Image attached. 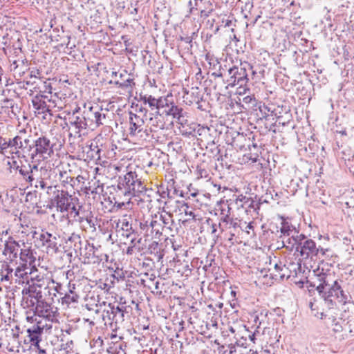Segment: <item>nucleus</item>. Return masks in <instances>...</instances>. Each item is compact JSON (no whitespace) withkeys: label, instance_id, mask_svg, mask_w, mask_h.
I'll return each mask as SVG.
<instances>
[{"label":"nucleus","instance_id":"nucleus-1","mask_svg":"<svg viewBox=\"0 0 354 354\" xmlns=\"http://www.w3.org/2000/svg\"><path fill=\"white\" fill-rule=\"evenodd\" d=\"M118 189L124 195L133 198V203L143 208L149 207L151 203L152 189H148L144 185L136 169L130 168L124 175H120L118 180Z\"/></svg>","mask_w":354,"mask_h":354},{"label":"nucleus","instance_id":"nucleus-13","mask_svg":"<svg viewBox=\"0 0 354 354\" xmlns=\"http://www.w3.org/2000/svg\"><path fill=\"white\" fill-rule=\"evenodd\" d=\"M85 116H87L93 127H98L104 124L106 114L98 105H92L91 103L85 104L83 106Z\"/></svg>","mask_w":354,"mask_h":354},{"label":"nucleus","instance_id":"nucleus-12","mask_svg":"<svg viewBox=\"0 0 354 354\" xmlns=\"http://www.w3.org/2000/svg\"><path fill=\"white\" fill-rule=\"evenodd\" d=\"M159 112L163 115L171 116L177 120V122L181 125L187 123V120L186 113L183 111L181 107L177 106L174 102L169 100V96L165 97L164 106Z\"/></svg>","mask_w":354,"mask_h":354},{"label":"nucleus","instance_id":"nucleus-39","mask_svg":"<svg viewBox=\"0 0 354 354\" xmlns=\"http://www.w3.org/2000/svg\"><path fill=\"white\" fill-rule=\"evenodd\" d=\"M145 106V105H144L142 102H140V104L138 102L136 104H133L132 106V108L134 109L136 112L135 113H138L147 118V113L148 112V110Z\"/></svg>","mask_w":354,"mask_h":354},{"label":"nucleus","instance_id":"nucleus-53","mask_svg":"<svg viewBox=\"0 0 354 354\" xmlns=\"http://www.w3.org/2000/svg\"><path fill=\"white\" fill-rule=\"evenodd\" d=\"M25 82H26V84L27 86H30L31 87V88L30 89V95L32 94L33 92H35L34 90H33V86H35L36 84H37L38 83V81H31V80H25Z\"/></svg>","mask_w":354,"mask_h":354},{"label":"nucleus","instance_id":"nucleus-15","mask_svg":"<svg viewBox=\"0 0 354 354\" xmlns=\"http://www.w3.org/2000/svg\"><path fill=\"white\" fill-rule=\"evenodd\" d=\"M35 313L48 321L54 322L57 320V308L53 307L50 304L44 301V299L37 303L35 306Z\"/></svg>","mask_w":354,"mask_h":354},{"label":"nucleus","instance_id":"nucleus-35","mask_svg":"<svg viewBox=\"0 0 354 354\" xmlns=\"http://www.w3.org/2000/svg\"><path fill=\"white\" fill-rule=\"evenodd\" d=\"M158 216L155 214L150 218L152 223L151 225L153 227V231L155 232V239H158L162 235L163 230L162 224L158 221Z\"/></svg>","mask_w":354,"mask_h":354},{"label":"nucleus","instance_id":"nucleus-44","mask_svg":"<svg viewBox=\"0 0 354 354\" xmlns=\"http://www.w3.org/2000/svg\"><path fill=\"white\" fill-rule=\"evenodd\" d=\"M12 139H9L8 140H6L5 138H3L1 136H0V150L1 152H3L4 150L8 149L9 147H11Z\"/></svg>","mask_w":354,"mask_h":354},{"label":"nucleus","instance_id":"nucleus-9","mask_svg":"<svg viewBox=\"0 0 354 354\" xmlns=\"http://www.w3.org/2000/svg\"><path fill=\"white\" fill-rule=\"evenodd\" d=\"M11 168L18 174L20 180L28 186L32 187L34 185L35 176H37L38 171V163L31 162L26 165H19L17 161H13Z\"/></svg>","mask_w":354,"mask_h":354},{"label":"nucleus","instance_id":"nucleus-17","mask_svg":"<svg viewBox=\"0 0 354 354\" xmlns=\"http://www.w3.org/2000/svg\"><path fill=\"white\" fill-rule=\"evenodd\" d=\"M21 245L17 241L13 236H9L4 243V249L3 254L8 256V259L14 261L19 256Z\"/></svg>","mask_w":354,"mask_h":354},{"label":"nucleus","instance_id":"nucleus-55","mask_svg":"<svg viewBox=\"0 0 354 354\" xmlns=\"http://www.w3.org/2000/svg\"><path fill=\"white\" fill-rule=\"evenodd\" d=\"M40 75H41V73L39 70H35V71H32L30 74H29V76L30 78H36V79H38V81L41 80H40Z\"/></svg>","mask_w":354,"mask_h":354},{"label":"nucleus","instance_id":"nucleus-60","mask_svg":"<svg viewBox=\"0 0 354 354\" xmlns=\"http://www.w3.org/2000/svg\"><path fill=\"white\" fill-rule=\"evenodd\" d=\"M186 207V208L185 209V214H186V215H189V216H192L193 218L194 217V212H192V211H187V209H188V207H188V205H187V203H183V205L182 207Z\"/></svg>","mask_w":354,"mask_h":354},{"label":"nucleus","instance_id":"nucleus-40","mask_svg":"<svg viewBox=\"0 0 354 354\" xmlns=\"http://www.w3.org/2000/svg\"><path fill=\"white\" fill-rule=\"evenodd\" d=\"M149 222L150 218L147 219H142L139 221L140 233L142 234L144 236H145L148 230L150 228L149 227Z\"/></svg>","mask_w":354,"mask_h":354},{"label":"nucleus","instance_id":"nucleus-61","mask_svg":"<svg viewBox=\"0 0 354 354\" xmlns=\"http://www.w3.org/2000/svg\"><path fill=\"white\" fill-rule=\"evenodd\" d=\"M142 241V239L140 238L139 239L136 240V239H132L131 241L130 245H133V244H136V245H139Z\"/></svg>","mask_w":354,"mask_h":354},{"label":"nucleus","instance_id":"nucleus-20","mask_svg":"<svg viewBox=\"0 0 354 354\" xmlns=\"http://www.w3.org/2000/svg\"><path fill=\"white\" fill-rule=\"evenodd\" d=\"M165 98V97L156 98L151 95L147 94L140 95L138 102H142L144 105H147L151 111H159L164 106Z\"/></svg>","mask_w":354,"mask_h":354},{"label":"nucleus","instance_id":"nucleus-46","mask_svg":"<svg viewBox=\"0 0 354 354\" xmlns=\"http://www.w3.org/2000/svg\"><path fill=\"white\" fill-rule=\"evenodd\" d=\"M172 216L171 214H167V215H160L158 217V221L162 224H164L165 226L168 225L170 223L172 222Z\"/></svg>","mask_w":354,"mask_h":354},{"label":"nucleus","instance_id":"nucleus-5","mask_svg":"<svg viewBox=\"0 0 354 354\" xmlns=\"http://www.w3.org/2000/svg\"><path fill=\"white\" fill-rule=\"evenodd\" d=\"M76 110L73 112V115L69 117V124L66 122L65 125L68 127V129L72 131L69 133L70 136L80 138L82 134H84V131L88 129H93L90 120L85 116V111L84 109L81 111Z\"/></svg>","mask_w":354,"mask_h":354},{"label":"nucleus","instance_id":"nucleus-45","mask_svg":"<svg viewBox=\"0 0 354 354\" xmlns=\"http://www.w3.org/2000/svg\"><path fill=\"white\" fill-rule=\"evenodd\" d=\"M239 346L238 341H236L235 344H229L227 345V348H229V354H241V349H238L236 346Z\"/></svg>","mask_w":354,"mask_h":354},{"label":"nucleus","instance_id":"nucleus-18","mask_svg":"<svg viewBox=\"0 0 354 354\" xmlns=\"http://www.w3.org/2000/svg\"><path fill=\"white\" fill-rule=\"evenodd\" d=\"M129 135L136 137L140 140H147L151 137V128H145L144 125L138 123L129 122Z\"/></svg>","mask_w":354,"mask_h":354},{"label":"nucleus","instance_id":"nucleus-58","mask_svg":"<svg viewBox=\"0 0 354 354\" xmlns=\"http://www.w3.org/2000/svg\"><path fill=\"white\" fill-rule=\"evenodd\" d=\"M211 147V151L212 153H216V154H218L220 153V149L218 146H215L214 142H212V144L209 145Z\"/></svg>","mask_w":354,"mask_h":354},{"label":"nucleus","instance_id":"nucleus-56","mask_svg":"<svg viewBox=\"0 0 354 354\" xmlns=\"http://www.w3.org/2000/svg\"><path fill=\"white\" fill-rule=\"evenodd\" d=\"M217 232V225L216 223L211 224V234L213 235L214 238H218V234H216Z\"/></svg>","mask_w":354,"mask_h":354},{"label":"nucleus","instance_id":"nucleus-16","mask_svg":"<svg viewBox=\"0 0 354 354\" xmlns=\"http://www.w3.org/2000/svg\"><path fill=\"white\" fill-rule=\"evenodd\" d=\"M97 248L93 244L86 243L84 253L80 250V255L84 257V263L99 264L102 260L103 257L107 258L106 254H99L97 253Z\"/></svg>","mask_w":354,"mask_h":354},{"label":"nucleus","instance_id":"nucleus-3","mask_svg":"<svg viewBox=\"0 0 354 354\" xmlns=\"http://www.w3.org/2000/svg\"><path fill=\"white\" fill-rule=\"evenodd\" d=\"M55 145L46 136H40L34 139V146L30 153L32 163H39L51 158L54 154L53 147Z\"/></svg>","mask_w":354,"mask_h":354},{"label":"nucleus","instance_id":"nucleus-63","mask_svg":"<svg viewBox=\"0 0 354 354\" xmlns=\"http://www.w3.org/2000/svg\"><path fill=\"white\" fill-rule=\"evenodd\" d=\"M70 39H71V37L69 36V37H68V42H67V44H66V48H70V49H73V48H75V44H73V45H71Z\"/></svg>","mask_w":354,"mask_h":354},{"label":"nucleus","instance_id":"nucleus-62","mask_svg":"<svg viewBox=\"0 0 354 354\" xmlns=\"http://www.w3.org/2000/svg\"><path fill=\"white\" fill-rule=\"evenodd\" d=\"M70 210H71V212H74L75 215H78L79 214V211L77 209V208L75 207V203H74L71 205V207Z\"/></svg>","mask_w":354,"mask_h":354},{"label":"nucleus","instance_id":"nucleus-50","mask_svg":"<svg viewBox=\"0 0 354 354\" xmlns=\"http://www.w3.org/2000/svg\"><path fill=\"white\" fill-rule=\"evenodd\" d=\"M135 251L140 252L141 248L139 245H136V244H133V245H129L127 249V254H133Z\"/></svg>","mask_w":354,"mask_h":354},{"label":"nucleus","instance_id":"nucleus-33","mask_svg":"<svg viewBox=\"0 0 354 354\" xmlns=\"http://www.w3.org/2000/svg\"><path fill=\"white\" fill-rule=\"evenodd\" d=\"M21 234L22 237L24 236L30 237V240L35 239L36 235L37 234V227L32 225H29L28 224L21 223Z\"/></svg>","mask_w":354,"mask_h":354},{"label":"nucleus","instance_id":"nucleus-29","mask_svg":"<svg viewBox=\"0 0 354 354\" xmlns=\"http://www.w3.org/2000/svg\"><path fill=\"white\" fill-rule=\"evenodd\" d=\"M33 90L35 92H37V95H46L52 93V86L50 82L48 81H38L37 84L35 86H33Z\"/></svg>","mask_w":354,"mask_h":354},{"label":"nucleus","instance_id":"nucleus-57","mask_svg":"<svg viewBox=\"0 0 354 354\" xmlns=\"http://www.w3.org/2000/svg\"><path fill=\"white\" fill-rule=\"evenodd\" d=\"M283 247H285L286 249L289 250V249L287 248V245H291L294 243V241H292V236L290 238H288L286 241H283Z\"/></svg>","mask_w":354,"mask_h":354},{"label":"nucleus","instance_id":"nucleus-38","mask_svg":"<svg viewBox=\"0 0 354 354\" xmlns=\"http://www.w3.org/2000/svg\"><path fill=\"white\" fill-rule=\"evenodd\" d=\"M147 119L146 117L139 115L138 113H134L131 111L129 112V122H133L138 123L141 125L145 124V120Z\"/></svg>","mask_w":354,"mask_h":354},{"label":"nucleus","instance_id":"nucleus-27","mask_svg":"<svg viewBox=\"0 0 354 354\" xmlns=\"http://www.w3.org/2000/svg\"><path fill=\"white\" fill-rule=\"evenodd\" d=\"M75 284L71 285L69 283V292L66 293L62 298V304L66 305L68 307L71 304H77L79 301V295L73 291L75 289Z\"/></svg>","mask_w":354,"mask_h":354},{"label":"nucleus","instance_id":"nucleus-10","mask_svg":"<svg viewBox=\"0 0 354 354\" xmlns=\"http://www.w3.org/2000/svg\"><path fill=\"white\" fill-rule=\"evenodd\" d=\"M51 192L55 195L53 199H52V203L56 206L57 211L61 213L68 212L71 205L78 201L77 197H73L66 191L57 189L56 187Z\"/></svg>","mask_w":354,"mask_h":354},{"label":"nucleus","instance_id":"nucleus-22","mask_svg":"<svg viewBox=\"0 0 354 354\" xmlns=\"http://www.w3.org/2000/svg\"><path fill=\"white\" fill-rule=\"evenodd\" d=\"M281 235L284 236H292V241L294 243L298 242L301 241V239L304 237L303 234H299V232L297 230L296 227L293 226L291 223L283 221L281 222V226L280 228Z\"/></svg>","mask_w":354,"mask_h":354},{"label":"nucleus","instance_id":"nucleus-48","mask_svg":"<svg viewBox=\"0 0 354 354\" xmlns=\"http://www.w3.org/2000/svg\"><path fill=\"white\" fill-rule=\"evenodd\" d=\"M248 148H249V150L250 151H252V149H254V150L255 151L254 155V157H250V158L251 160H252L253 162H256L257 161V158L258 157V153L259 152V150H260V148L258 146V145L257 143H252V146H250V145H248Z\"/></svg>","mask_w":354,"mask_h":354},{"label":"nucleus","instance_id":"nucleus-7","mask_svg":"<svg viewBox=\"0 0 354 354\" xmlns=\"http://www.w3.org/2000/svg\"><path fill=\"white\" fill-rule=\"evenodd\" d=\"M11 147L16 149L15 153L18 157L22 154L30 158V153L34 146V139L30 134L26 133L25 131H20L18 134L12 139Z\"/></svg>","mask_w":354,"mask_h":354},{"label":"nucleus","instance_id":"nucleus-36","mask_svg":"<svg viewBox=\"0 0 354 354\" xmlns=\"http://www.w3.org/2000/svg\"><path fill=\"white\" fill-rule=\"evenodd\" d=\"M16 264H18V266L15 270V276L19 279H24L25 277L28 278V266H25L24 265L19 263L18 262H16Z\"/></svg>","mask_w":354,"mask_h":354},{"label":"nucleus","instance_id":"nucleus-47","mask_svg":"<svg viewBox=\"0 0 354 354\" xmlns=\"http://www.w3.org/2000/svg\"><path fill=\"white\" fill-rule=\"evenodd\" d=\"M347 326V330L351 336H354V315L351 316L346 324Z\"/></svg>","mask_w":354,"mask_h":354},{"label":"nucleus","instance_id":"nucleus-24","mask_svg":"<svg viewBox=\"0 0 354 354\" xmlns=\"http://www.w3.org/2000/svg\"><path fill=\"white\" fill-rule=\"evenodd\" d=\"M28 335L25 341H28L32 345H34L37 348H39V342L41 340L40 337L43 333V328L35 325L32 328L27 330Z\"/></svg>","mask_w":354,"mask_h":354},{"label":"nucleus","instance_id":"nucleus-30","mask_svg":"<svg viewBox=\"0 0 354 354\" xmlns=\"http://www.w3.org/2000/svg\"><path fill=\"white\" fill-rule=\"evenodd\" d=\"M274 273L272 274H274L275 279L277 278L283 279L285 277H289L288 268L285 265L282 264L281 262L274 263Z\"/></svg>","mask_w":354,"mask_h":354},{"label":"nucleus","instance_id":"nucleus-28","mask_svg":"<svg viewBox=\"0 0 354 354\" xmlns=\"http://www.w3.org/2000/svg\"><path fill=\"white\" fill-rule=\"evenodd\" d=\"M333 322V331L335 333V338L339 340H344L348 337L346 333L344 332L342 323L344 321L342 319L337 320L336 318H332Z\"/></svg>","mask_w":354,"mask_h":354},{"label":"nucleus","instance_id":"nucleus-19","mask_svg":"<svg viewBox=\"0 0 354 354\" xmlns=\"http://www.w3.org/2000/svg\"><path fill=\"white\" fill-rule=\"evenodd\" d=\"M39 239L43 245H46L47 253L54 254L58 251L57 238L55 235L42 230Z\"/></svg>","mask_w":354,"mask_h":354},{"label":"nucleus","instance_id":"nucleus-54","mask_svg":"<svg viewBox=\"0 0 354 354\" xmlns=\"http://www.w3.org/2000/svg\"><path fill=\"white\" fill-rule=\"evenodd\" d=\"M25 299H26V303L27 304V306L35 308L37 305V301L35 299L30 298L28 297H26Z\"/></svg>","mask_w":354,"mask_h":354},{"label":"nucleus","instance_id":"nucleus-4","mask_svg":"<svg viewBox=\"0 0 354 354\" xmlns=\"http://www.w3.org/2000/svg\"><path fill=\"white\" fill-rule=\"evenodd\" d=\"M252 66L248 62L241 63L239 66H234L228 69V78L226 82L228 86L233 87L236 85L239 86L240 91L239 94L244 93L246 90L245 86L249 80L248 77V69H251Z\"/></svg>","mask_w":354,"mask_h":354},{"label":"nucleus","instance_id":"nucleus-2","mask_svg":"<svg viewBox=\"0 0 354 354\" xmlns=\"http://www.w3.org/2000/svg\"><path fill=\"white\" fill-rule=\"evenodd\" d=\"M310 286L315 288L325 300L336 297L340 302L345 304L349 298V295L342 290L337 280H334L330 274L322 272L317 274L315 281L310 282Z\"/></svg>","mask_w":354,"mask_h":354},{"label":"nucleus","instance_id":"nucleus-26","mask_svg":"<svg viewBox=\"0 0 354 354\" xmlns=\"http://www.w3.org/2000/svg\"><path fill=\"white\" fill-rule=\"evenodd\" d=\"M24 296V300L26 299V296L34 299L37 301V303L40 301L44 299V294L42 290L37 289L36 287L32 285H29L28 287L24 288L21 292Z\"/></svg>","mask_w":354,"mask_h":354},{"label":"nucleus","instance_id":"nucleus-14","mask_svg":"<svg viewBox=\"0 0 354 354\" xmlns=\"http://www.w3.org/2000/svg\"><path fill=\"white\" fill-rule=\"evenodd\" d=\"M47 102L54 103V100L51 98H48L47 95H36L32 100V104L35 109V113L37 115L44 114V119L46 118L47 113L52 115L50 105L47 104Z\"/></svg>","mask_w":354,"mask_h":354},{"label":"nucleus","instance_id":"nucleus-11","mask_svg":"<svg viewBox=\"0 0 354 354\" xmlns=\"http://www.w3.org/2000/svg\"><path fill=\"white\" fill-rule=\"evenodd\" d=\"M295 247L296 251L306 259L310 256H317L319 253V248H317L315 242L312 239H307L304 234L301 241L294 243L290 246L287 245L290 251H292Z\"/></svg>","mask_w":354,"mask_h":354},{"label":"nucleus","instance_id":"nucleus-6","mask_svg":"<svg viewBox=\"0 0 354 354\" xmlns=\"http://www.w3.org/2000/svg\"><path fill=\"white\" fill-rule=\"evenodd\" d=\"M129 307L109 304L103 311L102 319L106 324L107 323L110 324L113 331L117 330L120 328V325L124 322L125 315L129 313Z\"/></svg>","mask_w":354,"mask_h":354},{"label":"nucleus","instance_id":"nucleus-31","mask_svg":"<svg viewBox=\"0 0 354 354\" xmlns=\"http://www.w3.org/2000/svg\"><path fill=\"white\" fill-rule=\"evenodd\" d=\"M79 223L81 224L82 230L87 231L91 230V232H95V219L93 217H80Z\"/></svg>","mask_w":354,"mask_h":354},{"label":"nucleus","instance_id":"nucleus-8","mask_svg":"<svg viewBox=\"0 0 354 354\" xmlns=\"http://www.w3.org/2000/svg\"><path fill=\"white\" fill-rule=\"evenodd\" d=\"M55 175V171L50 166H38L37 176H35V181L33 187L41 189H47V193L50 194L53 189H55L56 186L51 185L53 176Z\"/></svg>","mask_w":354,"mask_h":354},{"label":"nucleus","instance_id":"nucleus-25","mask_svg":"<svg viewBox=\"0 0 354 354\" xmlns=\"http://www.w3.org/2000/svg\"><path fill=\"white\" fill-rule=\"evenodd\" d=\"M24 241H22L24 248H21L19 252V262L25 266H28V263L30 265L34 261L35 257H33L32 250L31 247L26 248Z\"/></svg>","mask_w":354,"mask_h":354},{"label":"nucleus","instance_id":"nucleus-42","mask_svg":"<svg viewBox=\"0 0 354 354\" xmlns=\"http://www.w3.org/2000/svg\"><path fill=\"white\" fill-rule=\"evenodd\" d=\"M119 223L121 224V229L123 231H125L127 232H133V230L132 228V224L130 223L126 218H124L119 221V223L117 224V226L118 227Z\"/></svg>","mask_w":354,"mask_h":354},{"label":"nucleus","instance_id":"nucleus-21","mask_svg":"<svg viewBox=\"0 0 354 354\" xmlns=\"http://www.w3.org/2000/svg\"><path fill=\"white\" fill-rule=\"evenodd\" d=\"M127 75V72L126 71H123V73H120L119 74L118 79V73L116 71H113L111 73V77L113 79L110 80L109 84H114L121 88H131L135 83L133 82V80L132 78L129 77L124 80V77Z\"/></svg>","mask_w":354,"mask_h":354},{"label":"nucleus","instance_id":"nucleus-59","mask_svg":"<svg viewBox=\"0 0 354 354\" xmlns=\"http://www.w3.org/2000/svg\"><path fill=\"white\" fill-rule=\"evenodd\" d=\"M158 246V243L156 241H153L152 243H151L149 246V250L152 252L153 251H155L157 250Z\"/></svg>","mask_w":354,"mask_h":354},{"label":"nucleus","instance_id":"nucleus-51","mask_svg":"<svg viewBox=\"0 0 354 354\" xmlns=\"http://www.w3.org/2000/svg\"><path fill=\"white\" fill-rule=\"evenodd\" d=\"M212 12H213V8H209L208 10L203 9V10H200V16L201 17L206 18V17H208Z\"/></svg>","mask_w":354,"mask_h":354},{"label":"nucleus","instance_id":"nucleus-52","mask_svg":"<svg viewBox=\"0 0 354 354\" xmlns=\"http://www.w3.org/2000/svg\"><path fill=\"white\" fill-rule=\"evenodd\" d=\"M151 223H152L150 221L149 224V227L150 228L148 230V232L146 234L145 236L146 237H151V239H153V238H155V232L153 231V227L151 225Z\"/></svg>","mask_w":354,"mask_h":354},{"label":"nucleus","instance_id":"nucleus-37","mask_svg":"<svg viewBox=\"0 0 354 354\" xmlns=\"http://www.w3.org/2000/svg\"><path fill=\"white\" fill-rule=\"evenodd\" d=\"M3 270H1V280L10 281L12 278L13 268H10L7 263L3 265Z\"/></svg>","mask_w":354,"mask_h":354},{"label":"nucleus","instance_id":"nucleus-23","mask_svg":"<svg viewBox=\"0 0 354 354\" xmlns=\"http://www.w3.org/2000/svg\"><path fill=\"white\" fill-rule=\"evenodd\" d=\"M28 70V66L26 60H15L11 64V71L17 80H21Z\"/></svg>","mask_w":354,"mask_h":354},{"label":"nucleus","instance_id":"nucleus-64","mask_svg":"<svg viewBox=\"0 0 354 354\" xmlns=\"http://www.w3.org/2000/svg\"><path fill=\"white\" fill-rule=\"evenodd\" d=\"M252 100V98L250 96H247L243 98V102L245 103H250Z\"/></svg>","mask_w":354,"mask_h":354},{"label":"nucleus","instance_id":"nucleus-49","mask_svg":"<svg viewBox=\"0 0 354 354\" xmlns=\"http://www.w3.org/2000/svg\"><path fill=\"white\" fill-rule=\"evenodd\" d=\"M68 241L74 242L75 245L77 243L81 244V242H82L80 236L79 234H75V233H73L68 238Z\"/></svg>","mask_w":354,"mask_h":354},{"label":"nucleus","instance_id":"nucleus-34","mask_svg":"<svg viewBox=\"0 0 354 354\" xmlns=\"http://www.w3.org/2000/svg\"><path fill=\"white\" fill-rule=\"evenodd\" d=\"M149 118V123L151 127H154L159 129L164 128V122L160 120V117L162 115L159 111H155L151 113Z\"/></svg>","mask_w":354,"mask_h":354},{"label":"nucleus","instance_id":"nucleus-43","mask_svg":"<svg viewBox=\"0 0 354 354\" xmlns=\"http://www.w3.org/2000/svg\"><path fill=\"white\" fill-rule=\"evenodd\" d=\"M194 131L195 133V136H203L209 133V128L198 124L196 128L194 129Z\"/></svg>","mask_w":354,"mask_h":354},{"label":"nucleus","instance_id":"nucleus-32","mask_svg":"<svg viewBox=\"0 0 354 354\" xmlns=\"http://www.w3.org/2000/svg\"><path fill=\"white\" fill-rule=\"evenodd\" d=\"M32 286H34L37 289H39L43 291V292L46 295V293L50 294V288H49V281L47 279L44 278H36L35 279H32Z\"/></svg>","mask_w":354,"mask_h":354},{"label":"nucleus","instance_id":"nucleus-41","mask_svg":"<svg viewBox=\"0 0 354 354\" xmlns=\"http://www.w3.org/2000/svg\"><path fill=\"white\" fill-rule=\"evenodd\" d=\"M203 0H189L188 2V15L187 16L194 14L196 10H198V1L202 2Z\"/></svg>","mask_w":354,"mask_h":354}]
</instances>
